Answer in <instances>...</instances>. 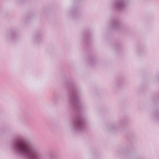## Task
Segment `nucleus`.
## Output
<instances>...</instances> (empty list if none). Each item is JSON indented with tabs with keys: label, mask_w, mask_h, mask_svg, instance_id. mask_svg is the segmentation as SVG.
Here are the masks:
<instances>
[{
	"label": "nucleus",
	"mask_w": 159,
	"mask_h": 159,
	"mask_svg": "<svg viewBox=\"0 0 159 159\" xmlns=\"http://www.w3.org/2000/svg\"><path fill=\"white\" fill-rule=\"evenodd\" d=\"M17 147L21 151L24 152L29 156L33 154L31 151L24 142H19L17 144Z\"/></svg>",
	"instance_id": "1"
}]
</instances>
